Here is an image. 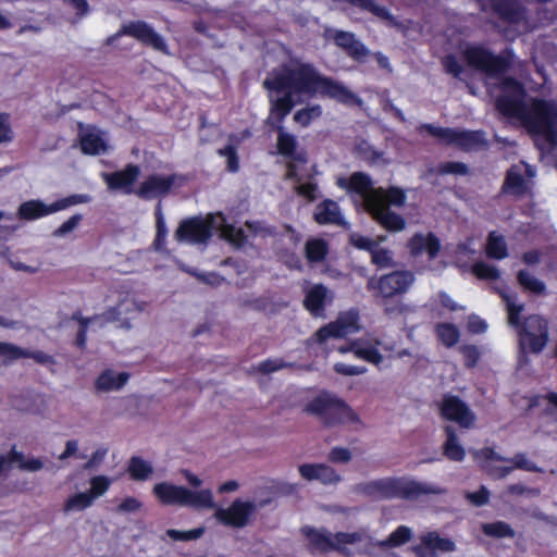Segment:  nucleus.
<instances>
[{"mask_svg": "<svg viewBox=\"0 0 557 557\" xmlns=\"http://www.w3.org/2000/svg\"><path fill=\"white\" fill-rule=\"evenodd\" d=\"M269 92L270 112L267 123L278 128L277 149L290 156L295 148V137L283 131L281 124L292 108L314 95L329 97L345 104L359 103L357 96L342 84L320 76L310 65L292 61L272 72L264 81Z\"/></svg>", "mask_w": 557, "mask_h": 557, "instance_id": "nucleus-1", "label": "nucleus"}, {"mask_svg": "<svg viewBox=\"0 0 557 557\" xmlns=\"http://www.w3.org/2000/svg\"><path fill=\"white\" fill-rule=\"evenodd\" d=\"M506 67L503 59L482 48V73L497 109L535 135L541 149L557 151V108L553 103L528 98L520 85L504 78Z\"/></svg>", "mask_w": 557, "mask_h": 557, "instance_id": "nucleus-2", "label": "nucleus"}, {"mask_svg": "<svg viewBox=\"0 0 557 557\" xmlns=\"http://www.w3.org/2000/svg\"><path fill=\"white\" fill-rule=\"evenodd\" d=\"M336 184L347 190L356 206L367 211L385 230L400 232L406 227L404 218L389 209L405 205L406 194L403 189L374 188L370 177L360 172L354 173L348 178L338 177Z\"/></svg>", "mask_w": 557, "mask_h": 557, "instance_id": "nucleus-3", "label": "nucleus"}, {"mask_svg": "<svg viewBox=\"0 0 557 557\" xmlns=\"http://www.w3.org/2000/svg\"><path fill=\"white\" fill-rule=\"evenodd\" d=\"M265 231L260 222H247L246 230L235 228L222 213L216 212L203 218L196 216L182 221L174 236L177 242L201 244L216 233L234 246H242L250 236L262 234Z\"/></svg>", "mask_w": 557, "mask_h": 557, "instance_id": "nucleus-4", "label": "nucleus"}, {"mask_svg": "<svg viewBox=\"0 0 557 557\" xmlns=\"http://www.w3.org/2000/svg\"><path fill=\"white\" fill-rule=\"evenodd\" d=\"M151 494L163 506L190 507L198 510L215 508L210 488L190 490L169 481H160L152 486Z\"/></svg>", "mask_w": 557, "mask_h": 557, "instance_id": "nucleus-5", "label": "nucleus"}, {"mask_svg": "<svg viewBox=\"0 0 557 557\" xmlns=\"http://www.w3.org/2000/svg\"><path fill=\"white\" fill-rule=\"evenodd\" d=\"M361 491L373 498H418L422 494H441L442 488L406 478H384L370 481Z\"/></svg>", "mask_w": 557, "mask_h": 557, "instance_id": "nucleus-6", "label": "nucleus"}, {"mask_svg": "<svg viewBox=\"0 0 557 557\" xmlns=\"http://www.w3.org/2000/svg\"><path fill=\"white\" fill-rule=\"evenodd\" d=\"M306 411L319 417L327 425L358 422L356 412L343 399L327 393L313 398L307 405Z\"/></svg>", "mask_w": 557, "mask_h": 557, "instance_id": "nucleus-7", "label": "nucleus"}, {"mask_svg": "<svg viewBox=\"0 0 557 557\" xmlns=\"http://www.w3.org/2000/svg\"><path fill=\"white\" fill-rule=\"evenodd\" d=\"M146 301L138 299L129 292H113L109 297V306L104 319L116 322L121 327H131V322L146 310Z\"/></svg>", "mask_w": 557, "mask_h": 557, "instance_id": "nucleus-8", "label": "nucleus"}, {"mask_svg": "<svg viewBox=\"0 0 557 557\" xmlns=\"http://www.w3.org/2000/svg\"><path fill=\"white\" fill-rule=\"evenodd\" d=\"M473 457L490 475L496 479L506 476L516 468L537 471L536 466L527 459L524 455H517L513 459L509 460L500 457L492 448H483L473 451Z\"/></svg>", "mask_w": 557, "mask_h": 557, "instance_id": "nucleus-9", "label": "nucleus"}, {"mask_svg": "<svg viewBox=\"0 0 557 557\" xmlns=\"http://www.w3.org/2000/svg\"><path fill=\"white\" fill-rule=\"evenodd\" d=\"M258 510V504L251 499L236 498L226 507L214 510L215 520L232 529L246 528L252 521Z\"/></svg>", "mask_w": 557, "mask_h": 557, "instance_id": "nucleus-10", "label": "nucleus"}, {"mask_svg": "<svg viewBox=\"0 0 557 557\" xmlns=\"http://www.w3.org/2000/svg\"><path fill=\"white\" fill-rule=\"evenodd\" d=\"M359 315L350 310L341 313L337 319L320 327L310 338L311 344L324 346L331 339L342 338L360 330Z\"/></svg>", "mask_w": 557, "mask_h": 557, "instance_id": "nucleus-11", "label": "nucleus"}, {"mask_svg": "<svg viewBox=\"0 0 557 557\" xmlns=\"http://www.w3.org/2000/svg\"><path fill=\"white\" fill-rule=\"evenodd\" d=\"M520 347L524 352L539 354L548 342L547 321L540 315H530L518 330Z\"/></svg>", "mask_w": 557, "mask_h": 557, "instance_id": "nucleus-12", "label": "nucleus"}, {"mask_svg": "<svg viewBox=\"0 0 557 557\" xmlns=\"http://www.w3.org/2000/svg\"><path fill=\"white\" fill-rule=\"evenodd\" d=\"M88 201L89 197L86 195H73L49 205L40 200H28L18 207L17 214L21 220H36Z\"/></svg>", "mask_w": 557, "mask_h": 557, "instance_id": "nucleus-13", "label": "nucleus"}, {"mask_svg": "<svg viewBox=\"0 0 557 557\" xmlns=\"http://www.w3.org/2000/svg\"><path fill=\"white\" fill-rule=\"evenodd\" d=\"M314 174V166L308 165L302 154L294 156L288 164L287 176L295 180L296 193L308 201L317 197V185L310 182Z\"/></svg>", "mask_w": 557, "mask_h": 557, "instance_id": "nucleus-14", "label": "nucleus"}, {"mask_svg": "<svg viewBox=\"0 0 557 557\" xmlns=\"http://www.w3.org/2000/svg\"><path fill=\"white\" fill-rule=\"evenodd\" d=\"M302 533L308 539L311 547L321 552L329 549H345L346 544L355 543L360 540V536L355 533H337L335 535H331L323 529H314L311 527H304Z\"/></svg>", "mask_w": 557, "mask_h": 557, "instance_id": "nucleus-15", "label": "nucleus"}, {"mask_svg": "<svg viewBox=\"0 0 557 557\" xmlns=\"http://www.w3.org/2000/svg\"><path fill=\"white\" fill-rule=\"evenodd\" d=\"M184 182L185 177L178 174H152L141 182L135 193L141 198L153 199L166 195Z\"/></svg>", "mask_w": 557, "mask_h": 557, "instance_id": "nucleus-16", "label": "nucleus"}, {"mask_svg": "<svg viewBox=\"0 0 557 557\" xmlns=\"http://www.w3.org/2000/svg\"><path fill=\"white\" fill-rule=\"evenodd\" d=\"M413 283V275L408 271H397L388 275H384L379 280L370 278L368 288L376 290L382 297H393L408 290Z\"/></svg>", "mask_w": 557, "mask_h": 557, "instance_id": "nucleus-17", "label": "nucleus"}, {"mask_svg": "<svg viewBox=\"0 0 557 557\" xmlns=\"http://www.w3.org/2000/svg\"><path fill=\"white\" fill-rule=\"evenodd\" d=\"M430 135L444 144H454L463 149H474L484 144V138L480 132H465L450 128H441L432 125L423 126Z\"/></svg>", "mask_w": 557, "mask_h": 557, "instance_id": "nucleus-18", "label": "nucleus"}, {"mask_svg": "<svg viewBox=\"0 0 557 557\" xmlns=\"http://www.w3.org/2000/svg\"><path fill=\"white\" fill-rule=\"evenodd\" d=\"M382 350H388V348L372 336H364L337 347L339 354L352 352L357 358L376 366L383 361Z\"/></svg>", "mask_w": 557, "mask_h": 557, "instance_id": "nucleus-19", "label": "nucleus"}, {"mask_svg": "<svg viewBox=\"0 0 557 557\" xmlns=\"http://www.w3.org/2000/svg\"><path fill=\"white\" fill-rule=\"evenodd\" d=\"M441 413L445 419L458 423L461 428L470 429L474 426L475 414L458 397H444L441 405Z\"/></svg>", "mask_w": 557, "mask_h": 557, "instance_id": "nucleus-20", "label": "nucleus"}, {"mask_svg": "<svg viewBox=\"0 0 557 557\" xmlns=\"http://www.w3.org/2000/svg\"><path fill=\"white\" fill-rule=\"evenodd\" d=\"M535 172L525 162L512 165L504 184V190L511 195H522L531 188Z\"/></svg>", "mask_w": 557, "mask_h": 557, "instance_id": "nucleus-21", "label": "nucleus"}, {"mask_svg": "<svg viewBox=\"0 0 557 557\" xmlns=\"http://www.w3.org/2000/svg\"><path fill=\"white\" fill-rule=\"evenodd\" d=\"M81 149L86 154H101L110 149L107 135L95 126L81 127Z\"/></svg>", "mask_w": 557, "mask_h": 557, "instance_id": "nucleus-22", "label": "nucleus"}, {"mask_svg": "<svg viewBox=\"0 0 557 557\" xmlns=\"http://www.w3.org/2000/svg\"><path fill=\"white\" fill-rule=\"evenodd\" d=\"M386 236H377L375 239L354 233L350 235V243L359 248L371 252L372 261L381 268L387 267L392 261L389 251L380 249V243L384 242Z\"/></svg>", "mask_w": 557, "mask_h": 557, "instance_id": "nucleus-23", "label": "nucleus"}, {"mask_svg": "<svg viewBox=\"0 0 557 557\" xmlns=\"http://www.w3.org/2000/svg\"><path fill=\"white\" fill-rule=\"evenodd\" d=\"M455 549V544L447 537L440 536L436 532H429L421 537V543L414 552L419 557H435L440 553H449Z\"/></svg>", "mask_w": 557, "mask_h": 557, "instance_id": "nucleus-24", "label": "nucleus"}, {"mask_svg": "<svg viewBox=\"0 0 557 557\" xmlns=\"http://www.w3.org/2000/svg\"><path fill=\"white\" fill-rule=\"evenodd\" d=\"M139 168L136 165H128L122 171L114 173H102L101 176L107 183L109 189L119 190L124 194L133 193V185L139 175Z\"/></svg>", "mask_w": 557, "mask_h": 557, "instance_id": "nucleus-25", "label": "nucleus"}, {"mask_svg": "<svg viewBox=\"0 0 557 557\" xmlns=\"http://www.w3.org/2000/svg\"><path fill=\"white\" fill-rule=\"evenodd\" d=\"M333 300L332 293L323 285L317 284L307 288L304 306L314 317H323L325 307Z\"/></svg>", "mask_w": 557, "mask_h": 557, "instance_id": "nucleus-26", "label": "nucleus"}, {"mask_svg": "<svg viewBox=\"0 0 557 557\" xmlns=\"http://www.w3.org/2000/svg\"><path fill=\"white\" fill-rule=\"evenodd\" d=\"M299 474L307 481H320L323 484H334L341 481V475L324 463H304L298 467Z\"/></svg>", "mask_w": 557, "mask_h": 557, "instance_id": "nucleus-27", "label": "nucleus"}, {"mask_svg": "<svg viewBox=\"0 0 557 557\" xmlns=\"http://www.w3.org/2000/svg\"><path fill=\"white\" fill-rule=\"evenodd\" d=\"M123 33L139 39L146 45H150L157 50L166 52L164 40L145 23L136 22L125 25L123 27Z\"/></svg>", "mask_w": 557, "mask_h": 557, "instance_id": "nucleus-28", "label": "nucleus"}, {"mask_svg": "<svg viewBox=\"0 0 557 557\" xmlns=\"http://www.w3.org/2000/svg\"><path fill=\"white\" fill-rule=\"evenodd\" d=\"M128 380L129 374L126 371L106 369L96 379L95 386L99 392H116L123 388Z\"/></svg>", "mask_w": 557, "mask_h": 557, "instance_id": "nucleus-29", "label": "nucleus"}, {"mask_svg": "<svg viewBox=\"0 0 557 557\" xmlns=\"http://www.w3.org/2000/svg\"><path fill=\"white\" fill-rule=\"evenodd\" d=\"M408 247L410 252L414 256L426 253L430 259H433L437 256L441 244L432 233H419L411 237Z\"/></svg>", "mask_w": 557, "mask_h": 557, "instance_id": "nucleus-30", "label": "nucleus"}, {"mask_svg": "<svg viewBox=\"0 0 557 557\" xmlns=\"http://www.w3.org/2000/svg\"><path fill=\"white\" fill-rule=\"evenodd\" d=\"M536 403L545 407L542 429L547 434L557 433V393H548L537 398Z\"/></svg>", "mask_w": 557, "mask_h": 557, "instance_id": "nucleus-31", "label": "nucleus"}, {"mask_svg": "<svg viewBox=\"0 0 557 557\" xmlns=\"http://www.w3.org/2000/svg\"><path fill=\"white\" fill-rule=\"evenodd\" d=\"M314 220L319 224H338L344 225L345 221L336 202L325 200L317 206Z\"/></svg>", "mask_w": 557, "mask_h": 557, "instance_id": "nucleus-32", "label": "nucleus"}, {"mask_svg": "<svg viewBox=\"0 0 557 557\" xmlns=\"http://www.w3.org/2000/svg\"><path fill=\"white\" fill-rule=\"evenodd\" d=\"M94 503L95 502L86 491L75 492L65 498L62 505V511L65 515L82 512L90 508Z\"/></svg>", "mask_w": 557, "mask_h": 557, "instance_id": "nucleus-33", "label": "nucleus"}, {"mask_svg": "<svg viewBox=\"0 0 557 557\" xmlns=\"http://www.w3.org/2000/svg\"><path fill=\"white\" fill-rule=\"evenodd\" d=\"M333 38L336 45L346 48L348 52L356 59H361L367 54V49L362 44L357 41L352 34L346 32H335Z\"/></svg>", "mask_w": 557, "mask_h": 557, "instance_id": "nucleus-34", "label": "nucleus"}, {"mask_svg": "<svg viewBox=\"0 0 557 557\" xmlns=\"http://www.w3.org/2000/svg\"><path fill=\"white\" fill-rule=\"evenodd\" d=\"M485 251L487 257L502 260L508 256L507 245L502 234L497 232H491L486 245Z\"/></svg>", "mask_w": 557, "mask_h": 557, "instance_id": "nucleus-35", "label": "nucleus"}, {"mask_svg": "<svg viewBox=\"0 0 557 557\" xmlns=\"http://www.w3.org/2000/svg\"><path fill=\"white\" fill-rule=\"evenodd\" d=\"M128 473L133 480L146 481L153 473L151 463L140 457H133L128 463Z\"/></svg>", "mask_w": 557, "mask_h": 557, "instance_id": "nucleus-36", "label": "nucleus"}, {"mask_svg": "<svg viewBox=\"0 0 557 557\" xmlns=\"http://www.w3.org/2000/svg\"><path fill=\"white\" fill-rule=\"evenodd\" d=\"M112 483L113 479L108 475H94L89 479V490L86 492L95 502L96 499L102 497L109 491Z\"/></svg>", "mask_w": 557, "mask_h": 557, "instance_id": "nucleus-37", "label": "nucleus"}, {"mask_svg": "<svg viewBox=\"0 0 557 557\" xmlns=\"http://www.w3.org/2000/svg\"><path fill=\"white\" fill-rule=\"evenodd\" d=\"M435 333L437 339L446 347H451L458 343L459 330L450 323H440L436 325Z\"/></svg>", "mask_w": 557, "mask_h": 557, "instance_id": "nucleus-38", "label": "nucleus"}, {"mask_svg": "<svg viewBox=\"0 0 557 557\" xmlns=\"http://www.w3.org/2000/svg\"><path fill=\"white\" fill-rule=\"evenodd\" d=\"M444 454L447 458L454 461H462L466 455L463 447L450 429H447V440L444 445Z\"/></svg>", "mask_w": 557, "mask_h": 557, "instance_id": "nucleus-39", "label": "nucleus"}, {"mask_svg": "<svg viewBox=\"0 0 557 557\" xmlns=\"http://www.w3.org/2000/svg\"><path fill=\"white\" fill-rule=\"evenodd\" d=\"M327 250V243L321 238H311L306 244V256L310 262H321Z\"/></svg>", "mask_w": 557, "mask_h": 557, "instance_id": "nucleus-40", "label": "nucleus"}, {"mask_svg": "<svg viewBox=\"0 0 557 557\" xmlns=\"http://www.w3.org/2000/svg\"><path fill=\"white\" fill-rule=\"evenodd\" d=\"M518 282L528 293L534 295H542L545 293V284L528 271H520L518 273Z\"/></svg>", "mask_w": 557, "mask_h": 557, "instance_id": "nucleus-41", "label": "nucleus"}, {"mask_svg": "<svg viewBox=\"0 0 557 557\" xmlns=\"http://www.w3.org/2000/svg\"><path fill=\"white\" fill-rule=\"evenodd\" d=\"M322 114V108L319 104L308 106L295 112L294 121L302 127L310 125Z\"/></svg>", "mask_w": 557, "mask_h": 557, "instance_id": "nucleus-42", "label": "nucleus"}, {"mask_svg": "<svg viewBox=\"0 0 557 557\" xmlns=\"http://www.w3.org/2000/svg\"><path fill=\"white\" fill-rule=\"evenodd\" d=\"M500 296L506 304V309L508 313V321L510 325L518 326L519 324V314L523 310V305L517 302L516 297L509 295L505 292H500Z\"/></svg>", "mask_w": 557, "mask_h": 557, "instance_id": "nucleus-43", "label": "nucleus"}, {"mask_svg": "<svg viewBox=\"0 0 557 557\" xmlns=\"http://www.w3.org/2000/svg\"><path fill=\"white\" fill-rule=\"evenodd\" d=\"M11 459L14 460V465H16L18 468L30 472L39 471L44 467V463L40 459L35 457H26L15 450L11 451Z\"/></svg>", "mask_w": 557, "mask_h": 557, "instance_id": "nucleus-44", "label": "nucleus"}, {"mask_svg": "<svg viewBox=\"0 0 557 557\" xmlns=\"http://www.w3.org/2000/svg\"><path fill=\"white\" fill-rule=\"evenodd\" d=\"M482 529L486 535L494 537H507L513 535L512 529L507 523L500 521L486 523Z\"/></svg>", "mask_w": 557, "mask_h": 557, "instance_id": "nucleus-45", "label": "nucleus"}, {"mask_svg": "<svg viewBox=\"0 0 557 557\" xmlns=\"http://www.w3.org/2000/svg\"><path fill=\"white\" fill-rule=\"evenodd\" d=\"M411 537V530L405 525L397 528L388 537V540L382 543L386 547H397L409 541Z\"/></svg>", "mask_w": 557, "mask_h": 557, "instance_id": "nucleus-46", "label": "nucleus"}, {"mask_svg": "<svg viewBox=\"0 0 557 557\" xmlns=\"http://www.w3.org/2000/svg\"><path fill=\"white\" fill-rule=\"evenodd\" d=\"M472 271L474 275L481 280L496 281L499 277V271L485 262L475 263Z\"/></svg>", "mask_w": 557, "mask_h": 557, "instance_id": "nucleus-47", "label": "nucleus"}, {"mask_svg": "<svg viewBox=\"0 0 557 557\" xmlns=\"http://www.w3.org/2000/svg\"><path fill=\"white\" fill-rule=\"evenodd\" d=\"M156 218H157V237H156L154 245H156L157 249H161L165 243L168 230H166L165 220L161 212L160 206H158V208H157Z\"/></svg>", "mask_w": 557, "mask_h": 557, "instance_id": "nucleus-48", "label": "nucleus"}, {"mask_svg": "<svg viewBox=\"0 0 557 557\" xmlns=\"http://www.w3.org/2000/svg\"><path fill=\"white\" fill-rule=\"evenodd\" d=\"M27 356L26 351L21 348L11 345L0 343V359L2 361H10Z\"/></svg>", "mask_w": 557, "mask_h": 557, "instance_id": "nucleus-49", "label": "nucleus"}, {"mask_svg": "<svg viewBox=\"0 0 557 557\" xmlns=\"http://www.w3.org/2000/svg\"><path fill=\"white\" fill-rule=\"evenodd\" d=\"M82 221L81 214H74L71 218H69L66 221H64L54 232L53 235L55 237H64L67 234L72 233L74 230L77 228L78 224Z\"/></svg>", "mask_w": 557, "mask_h": 557, "instance_id": "nucleus-50", "label": "nucleus"}, {"mask_svg": "<svg viewBox=\"0 0 557 557\" xmlns=\"http://www.w3.org/2000/svg\"><path fill=\"white\" fill-rule=\"evenodd\" d=\"M476 252V247L473 239H467V242L460 244L456 251L457 262L461 265L467 263L463 257H470Z\"/></svg>", "mask_w": 557, "mask_h": 557, "instance_id": "nucleus-51", "label": "nucleus"}, {"mask_svg": "<svg viewBox=\"0 0 557 557\" xmlns=\"http://www.w3.org/2000/svg\"><path fill=\"white\" fill-rule=\"evenodd\" d=\"M143 508V502L136 497L127 496L123 498L117 507V511L120 512H137Z\"/></svg>", "mask_w": 557, "mask_h": 557, "instance_id": "nucleus-52", "label": "nucleus"}, {"mask_svg": "<svg viewBox=\"0 0 557 557\" xmlns=\"http://www.w3.org/2000/svg\"><path fill=\"white\" fill-rule=\"evenodd\" d=\"M203 533L202 529H195L187 532H182L177 530H168L166 534L169 537H171L174 541H189L195 540L201 536Z\"/></svg>", "mask_w": 557, "mask_h": 557, "instance_id": "nucleus-53", "label": "nucleus"}, {"mask_svg": "<svg viewBox=\"0 0 557 557\" xmlns=\"http://www.w3.org/2000/svg\"><path fill=\"white\" fill-rule=\"evenodd\" d=\"M334 370L343 375L346 376H355L366 373L367 368L364 367H358V366H350L343 362H337L334 364Z\"/></svg>", "mask_w": 557, "mask_h": 557, "instance_id": "nucleus-54", "label": "nucleus"}, {"mask_svg": "<svg viewBox=\"0 0 557 557\" xmlns=\"http://www.w3.org/2000/svg\"><path fill=\"white\" fill-rule=\"evenodd\" d=\"M329 459L336 463H346L351 459V451L345 447H334L329 454Z\"/></svg>", "mask_w": 557, "mask_h": 557, "instance_id": "nucleus-55", "label": "nucleus"}, {"mask_svg": "<svg viewBox=\"0 0 557 557\" xmlns=\"http://www.w3.org/2000/svg\"><path fill=\"white\" fill-rule=\"evenodd\" d=\"M219 152L226 159L227 169L231 172H236L238 170V160L234 148L232 146H227L221 149Z\"/></svg>", "mask_w": 557, "mask_h": 557, "instance_id": "nucleus-56", "label": "nucleus"}, {"mask_svg": "<svg viewBox=\"0 0 557 557\" xmlns=\"http://www.w3.org/2000/svg\"><path fill=\"white\" fill-rule=\"evenodd\" d=\"M13 139V132L9 123V119L4 114H0V143H9Z\"/></svg>", "mask_w": 557, "mask_h": 557, "instance_id": "nucleus-57", "label": "nucleus"}, {"mask_svg": "<svg viewBox=\"0 0 557 557\" xmlns=\"http://www.w3.org/2000/svg\"><path fill=\"white\" fill-rule=\"evenodd\" d=\"M64 4L74 10L77 18L83 17L88 12V3L86 0H63Z\"/></svg>", "mask_w": 557, "mask_h": 557, "instance_id": "nucleus-58", "label": "nucleus"}, {"mask_svg": "<svg viewBox=\"0 0 557 557\" xmlns=\"http://www.w3.org/2000/svg\"><path fill=\"white\" fill-rule=\"evenodd\" d=\"M285 367V363L281 359H270L261 362L258 369L262 373H271Z\"/></svg>", "mask_w": 557, "mask_h": 557, "instance_id": "nucleus-59", "label": "nucleus"}, {"mask_svg": "<svg viewBox=\"0 0 557 557\" xmlns=\"http://www.w3.org/2000/svg\"><path fill=\"white\" fill-rule=\"evenodd\" d=\"M462 354L465 356L467 367H473L480 357L479 349L474 346H465L462 348Z\"/></svg>", "mask_w": 557, "mask_h": 557, "instance_id": "nucleus-60", "label": "nucleus"}, {"mask_svg": "<svg viewBox=\"0 0 557 557\" xmlns=\"http://www.w3.org/2000/svg\"><path fill=\"white\" fill-rule=\"evenodd\" d=\"M467 498L476 506L484 505L488 499V491L481 487L478 492L468 493Z\"/></svg>", "mask_w": 557, "mask_h": 557, "instance_id": "nucleus-61", "label": "nucleus"}, {"mask_svg": "<svg viewBox=\"0 0 557 557\" xmlns=\"http://www.w3.org/2000/svg\"><path fill=\"white\" fill-rule=\"evenodd\" d=\"M487 329V325L484 320L476 315L469 317L468 320V330L472 333H483Z\"/></svg>", "mask_w": 557, "mask_h": 557, "instance_id": "nucleus-62", "label": "nucleus"}, {"mask_svg": "<svg viewBox=\"0 0 557 557\" xmlns=\"http://www.w3.org/2000/svg\"><path fill=\"white\" fill-rule=\"evenodd\" d=\"M78 442L75 440L67 441L63 453L59 456L60 460H65L70 457L76 456L78 453Z\"/></svg>", "mask_w": 557, "mask_h": 557, "instance_id": "nucleus-63", "label": "nucleus"}, {"mask_svg": "<svg viewBox=\"0 0 557 557\" xmlns=\"http://www.w3.org/2000/svg\"><path fill=\"white\" fill-rule=\"evenodd\" d=\"M240 483L237 480H230L219 485L218 492L221 494L233 493L238 491Z\"/></svg>", "mask_w": 557, "mask_h": 557, "instance_id": "nucleus-64", "label": "nucleus"}]
</instances>
